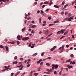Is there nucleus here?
I'll use <instances>...</instances> for the list:
<instances>
[{
    "label": "nucleus",
    "instance_id": "1",
    "mask_svg": "<svg viewBox=\"0 0 76 76\" xmlns=\"http://www.w3.org/2000/svg\"><path fill=\"white\" fill-rule=\"evenodd\" d=\"M64 46L63 45L62 47H61L59 48V50H61L60 51V53H62V52H63V50H64Z\"/></svg>",
    "mask_w": 76,
    "mask_h": 76
},
{
    "label": "nucleus",
    "instance_id": "2",
    "mask_svg": "<svg viewBox=\"0 0 76 76\" xmlns=\"http://www.w3.org/2000/svg\"><path fill=\"white\" fill-rule=\"evenodd\" d=\"M52 66H53V67H55V69H57L58 68V65H55V64H52Z\"/></svg>",
    "mask_w": 76,
    "mask_h": 76
},
{
    "label": "nucleus",
    "instance_id": "3",
    "mask_svg": "<svg viewBox=\"0 0 76 76\" xmlns=\"http://www.w3.org/2000/svg\"><path fill=\"white\" fill-rule=\"evenodd\" d=\"M23 40H24V41H26V40H28V39H29V37H26L23 38L22 39Z\"/></svg>",
    "mask_w": 76,
    "mask_h": 76
},
{
    "label": "nucleus",
    "instance_id": "4",
    "mask_svg": "<svg viewBox=\"0 0 76 76\" xmlns=\"http://www.w3.org/2000/svg\"><path fill=\"white\" fill-rule=\"evenodd\" d=\"M44 31H45V35H47V34H48V31L47 30H44Z\"/></svg>",
    "mask_w": 76,
    "mask_h": 76
},
{
    "label": "nucleus",
    "instance_id": "5",
    "mask_svg": "<svg viewBox=\"0 0 76 76\" xmlns=\"http://www.w3.org/2000/svg\"><path fill=\"white\" fill-rule=\"evenodd\" d=\"M56 47H57V46H54L53 48H52L50 49V50L51 51H53L54 50V49H55V48H56Z\"/></svg>",
    "mask_w": 76,
    "mask_h": 76
},
{
    "label": "nucleus",
    "instance_id": "6",
    "mask_svg": "<svg viewBox=\"0 0 76 76\" xmlns=\"http://www.w3.org/2000/svg\"><path fill=\"white\" fill-rule=\"evenodd\" d=\"M20 38V35H18L17 36V38L18 40H20V39H21Z\"/></svg>",
    "mask_w": 76,
    "mask_h": 76
},
{
    "label": "nucleus",
    "instance_id": "7",
    "mask_svg": "<svg viewBox=\"0 0 76 76\" xmlns=\"http://www.w3.org/2000/svg\"><path fill=\"white\" fill-rule=\"evenodd\" d=\"M8 44H15V42H7Z\"/></svg>",
    "mask_w": 76,
    "mask_h": 76
},
{
    "label": "nucleus",
    "instance_id": "8",
    "mask_svg": "<svg viewBox=\"0 0 76 76\" xmlns=\"http://www.w3.org/2000/svg\"><path fill=\"white\" fill-rule=\"evenodd\" d=\"M5 48H6V50L7 51L9 50V48L7 47V46H5Z\"/></svg>",
    "mask_w": 76,
    "mask_h": 76
},
{
    "label": "nucleus",
    "instance_id": "9",
    "mask_svg": "<svg viewBox=\"0 0 76 76\" xmlns=\"http://www.w3.org/2000/svg\"><path fill=\"white\" fill-rule=\"evenodd\" d=\"M25 29H26V27H24L22 29V31L23 32V31H24Z\"/></svg>",
    "mask_w": 76,
    "mask_h": 76
},
{
    "label": "nucleus",
    "instance_id": "10",
    "mask_svg": "<svg viewBox=\"0 0 76 76\" xmlns=\"http://www.w3.org/2000/svg\"><path fill=\"white\" fill-rule=\"evenodd\" d=\"M18 62L17 61H15L13 62V64H17Z\"/></svg>",
    "mask_w": 76,
    "mask_h": 76
},
{
    "label": "nucleus",
    "instance_id": "11",
    "mask_svg": "<svg viewBox=\"0 0 76 76\" xmlns=\"http://www.w3.org/2000/svg\"><path fill=\"white\" fill-rule=\"evenodd\" d=\"M49 2H48L47 1H46L44 2V4H48Z\"/></svg>",
    "mask_w": 76,
    "mask_h": 76
},
{
    "label": "nucleus",
    "instance_id": "12",
    "mask_svg": "<svg viewBox=\"0 0 76 76\" xmlns=\"http://www.w3.org/2000/svg\"><path fill=\"white\" fill-rule=\"evenodd\" d=\"M54 7L56 8H59V7H58V6H57V5H54Z\"/></svg>",
    "mask_w": 76,
    "mask_h": 76
},
{
    "label": "nucleus",
    "instance_id": "13",
    "mask_svg": "<svg viewBox=\"0 0 76 76\" xmlns=\"http://www.w3.org/2000/svg\"><path fill=\"white\" fill-rule=\"evenodd\" d=\"M37 71H40L41 70V67H39L37 69Z\"/></svg>",
    "mask_w": 76,
    "mask_h": 76
},
{
    "label": "nucleus",
    "instance_id": "14",
    "mask_svg": "<svg viewBox=\"0 0 76 76\" xmlns=\"http://www.w3.org/2000/svg\"><path fill=\"white\" fill-rule=\"evenodd\" d=\"M36 27V25H33L32 26V28H35Z\"/></svg>",
    "mask_w": 76,
    "mask_h": 76
},
{
    "label": "nucleus",
    "instance_id": "15",
    "mask_svg": "<svg viewBox=\"0 0 76 76\" xmlns=\"http://www.w3.org/2000/svg\"><path fill=\"white\" fill-rule=\"evenodd\" d=\"M61 31H59L57 32L56 34H61Z\"/></svg>",
    "mask_w": 76,
    "mask_h": 76
},
{
    "label": "nucleus",
    "instance_id": "16",
    "mask_svg": "<svg viewBox=\"0 0 76 76\" xmlns=\"http://www.w3.org/2000/svg\"><path fill=\"white\" fill-rule=\"evenodd\" d=\"M64 37H66V36H63L61 37L60 39H62V38H64Z\"/></svg>",
    "mask_w": 76,
    "mask_h": 76
},
{
    "label": "nucleus",
    "instance_id": "17",
    "mask_svg": "<svg viewBox=\"0 0 76 76\" xmlns=\"http://www.w3.org/2000/svg\"><path fill=\"white\" fill-rule=\"evenodd\" d=\"M37 54H38V53H35L33 54L32 56H37Z\"/></svg>",
    "mask_w": 76,
    "mask_h": 76
},
{
    "label": "nucleus",
    "instance_id": "18",
    "mask_svg": "<svg viewBox=\"0 0 76 76\" xmlns=\"http://www.w3.org/2000/svg\"><path fill=\"white\" fill-rule=\"evenodd\" d=\"M71 61V59H69L68 60L66 61V62H68V63H69Z\"/></svg>",
    "mask_w": 76,
    "mask_h": 76
},
{
    "label": "nucleus",
    "instance_id": "19",
    "mask_svg": "<svg viewBox=\"0 0 76 76\" xmlns=\"http://www.w3.org/2000/svg\"><path fill=\"white\" fill-rule=\"evenodd\" d=\"M6 0H0V2L1 1H3V2H6Z\"/></svg>",
    "mask_w": 76,
    "mask_h": 76
},
{
    "label": "nucleus",
    "instance_id": "20",
    "mask_svg": "<svg viewBox=\"0 0 76 76\" xmlns=\"http://www.w3.org/2000/svg\"><path fill=\"white\" fill-rule=\"evenodd\" d=\"M68 4H66L64 7V9H66V7H67V6H68Z\"/></svg>",
    "mask_w": 76,
    "mask_h": 76
},
{
    "label": "nucleus",
    "instance_id": "21",
    "mask_svg": "<svg viewBox=\"0 0 76 76\" xmlns=\"http://www.w3.org/2000/svg\"><path fill=\"white\" fill-rule=\"evenodd\" d=\"M32 42H30L29 44V47H31V44H32Z\"/></svg>",
    "mask_w": 76,
    "mask_h": 76
},
{
    "label": "nucleus",
    "instance_id": "22",
    "mask_svg": "<svg viewBox=\"0 0 76 76\" xmlns=\"http://www.w3.org/2000/svg\"><path fill=\"white\" fill-rule=\"evenodd\" d=\"M61 32L62 34H63L64 33V31L63 30V29H61Z\"/></svg>",
    "mask_w": 76,
    "mask_h": 76
},
{
    "label": "nucleus",
    "instance_id": "23",
    "mask_svg": "<svg viewBox=\"0 0 76 76\" xmlns=\"http://www.w3.org/2000/svg\"><path fill=\"white\" fill-rule=\"evenodd\" d=\"M44 54H45V52H44L43 53H42L41 54V56H43Z\"/></svg>",
    "mask_w": 76,
    "mask_h": 76
},
{
    "label": "nucleus",
    "instance_id": "24",
    "mask_svg": "<svg viewBox=\"0 0 76 76\" xmlns=\"http://www.w3.org/2000/svg\"><path fill=\"white\" fill-rule=\"evenodd\" d=\"M70 57H71L72 58V57H74V55H73V54H71L70 55Z\"/></svg>",
    "mask_w": 76,
    "mask_h": 76
},
{
    "label": "nucleus",
    "instance_id": "25",
    "mask_svg": "<svg viewBox=\"0 0 76 76\" xmlns=\"http://www.w3.org/2000/svg\"><path fill=\"white\" fill-rule=\"evenodd\" d=\"M59 22V21H57V20L55 21L54 22V23H58Z\"/></svg>",
    "mask_w": 76,
    "mask_h": 76
},
{
    "label": "nucleus",
    "instance_id": "26",
    "mask_svg": "<svg viewBox=\"0 0 76 76\" xmlns=\"http://www.w3.org/2000/svg\"><path fill=\"white\" fill-rule=\"evenodd\" d=\"M17 45H19V44H20V42L19 41H17Z\"/></svg>",
    "mask_w": 76,
    "mask_h": 76
},
{
    "label": "nucleus",
    "instance_id": "27",
    "mask_svg": "<svg viewBox=\"0 0 76 76\" xmlns=\"http://www.w3.org/2000/svg\"><path fill=\"white\" fill-rule=\"evenodd\" d=\"M17 58H18V56H15L14 58V60H17Z\"/></svg>",
    "mask_w": 76,
    "mask_h": 76
},
{
    "label": "nucleus",
    "instance_id": "28",
    "mask_svg": "<svg viewBox=\"0 0 76 76\" xmlns=\"http://www.w3.org/2000/svg\"><path fill=\"white\" fill-rule=\"evenodd\" d=\"M53 25H54V24H50L49 25V26H53Z\"/></svg>",
    "mask_w": 76,
    "mask_h": 76
},
{
    "label": "nucleus",
    "instance_id": "29",
    "mask_svg": "<svg viewBox=\"0 0 76 76\" xmlns=\"http://www.w3.org/2000/svg\"><path fill=\"white\" fill-rule=\"evenodd\" d=\"M31 33H32V34H34V30H32V31H31Z\"/></svg>",
    "mask_w": 76,
    "mask_h": 76
},
{
    "label": "nucleus",
    "instance_id": "30",
    "mask_svg": "<svg viewBox=\"0 0 76 76\" xmlns=\"http://www.w3.org/2000/svg\"><path fill=\"white\" fill-rule=\"evenodd\" d=\"M67 33H68V31H66V32L64 33V35H66V34H67Z\"/></svg>",
    "mask_w": 76,
    "mask_h": 76
},
{
    "label": "nucleus",
    "instance_id": "31",
    "mask_svg": "<svg viewBox=\"0 0 76 76\" xmlns=\"http://www.w3.org/2000/svg\"><path fill=\"white\" fill-rule=\"evenodd\" d=\"M10 68V65H9L7 68V70H8Z\"/></svg>",
    "mask_w": 76,
    "mask_h": 76
},
{
    "label": "nucleus",
    "instance_id": "32",
    "mask_svg": "<svg viewBox=\"0 0 76 76\" xmlns=\"http://www.w3.org/2000/svg\"><path fill=\"white\" fill-rule=\"evenodd\" d=\"M37 75H38V73H35L34 74V76H37Z\"/></svg>",
    "mask_w": 76,
    "mask_h": 76
},
{
    "label": "nucleus",
    "instance_id": "33",
    "mask_svg": "<svg viewBox=\"0 0 76 76\" xmlns=\"http://www.w3.org/2000/svg\"><path fill=\"white\" fill-rule=\"evenodd\" d=\"M64 3H65V2H64V1H63L62 3V6H63V5L64 4Z\"/></svg>",
    "mask_w": 76,
    "mask_h": 76
},
{
    "label": "nucleus",
    "instance_id": "34",
    "mask_svg": "<svg viewBox=\"0 0 76 76\" xmlns=\"http://www.w3.org/2000/svg\"><path fill=\"white\" fill-rule=\"evenodd\" d=\"M46 64L47 66H50V64L49 63H46Z\"/></svg>",
    "mask_w": 76,
    "mask_h": 76
},
{
    "label": "nucleus",
    "instance_id": "35",
    "mask_svg": "<svg viewBox=\"0 0 76 76\" xmlns=\"http://www.w3.org/2000/svg\"><path fill=\"white\" fill-rule=\"evenodd\" d=\"M22 65L21 64L20 66H17V67H22Z\"/></svg>",
    "mask_w": 76,
    "mask_h": 76
},
{
    "label": "nucleus",
    "instance_id": "36",
    "mask_svg": "<svg viewBox=\"0 0 76 76\" xmlns=\"http://www.w3.org/2000/svg\"><path fill=\"white\" fill-rule=\"evenodd\" d=\"M67 20L69 21H71V19L69 18Z\"/></svg>",
    "mask_w": 76,
    "mask_h": 76
},
{
    "label": "nucleus",
    "instance_id": "37",
    "mask_svg": "<svg viewBox=\"0 0 76 76\" xmlns=\"http://www.w3.org/2000/svg\"><path fill=\"white\" fill-rule=\"evenodd\" d=\"M74 18V17L73 16L71 17L70 18H70L71 19H73V18Z\"/></svg>",
    "mask_w": 76,
    "mask_h": 76
},
{
    "label": "nucleus",
    "instance_id": "38",
    "mask_svg": "<svg viewBox=\"0 0 76 76\" xmlns=\"http://www.w3.org/2000/svg\"><path fill=\"white\" fill-rule=\"evenodd\" d=\"M13 75H14V73L12 72L11 74V75L12 76H13Z\"/></svg>",
    "mask_w": 76,
    "mask_h": 76
},
{
    "label": "nucleus",
    "instance_id": "39",
    "mask_svg": "<svg viewBox=\"0 0 76 76\" xmlns=\"http://www.w3.org/2000/svg\"><path fill=\"white\" fill-rule=\"evenodd\" d=\"M47 25V23H44L42 24V26H45Z\"/></svg>",
    "mask_w": 76,
    "mask_h": 76
},
{
    "label": "nucleus",
    "instance_id": "40",
    "mask_svg": "<svg viewBox=\"0 0 76 76\" xmlns=\"http://www.w3.org/2000/svg\"><path fill=\"white\" fill-rule=\"evenodd\" d=\"M53 4V2H51L50 3H49V5H51V4Z\"/></svg>",
    "mask_w": 76,
    "mask_h": 76
},
{
    "label": "nucleus",
    "instance_id": "41",
    "mask_svg": "<svg viewBox=\"0 0 76 76\" xmlns=\"http://www.w3.org/2000/svg\"><path fill=\"white\" fill-rule=\"evenodd\" d=\"M47 60V59H51V57H48L47 58H46Z\"/></svg>",
    "mask_w": 76,
    "mask_h": 76
},
{
    "label": "nucleus",
    "instance_id": "42",
    "mask_svg": "<svg viewBox=\"0 0 76 76\" xmlns=\"http://www.w3.org/2000/svg\"><path fill=\"white\" fill-rule=\"evenodd\" d=\"M44 73H47V74H50V72H44Z\"/></svg>",
    "mask_w": 76,
    "mask_h": 76
},
{
    "label": "nucleus",
    "instance_id": "43",
    "mask_svg": "<svg viewBox=\"0 0 76 76\" xmlns=\"http://www.w3.org/2000/svg\"><path fill=\"white\" fill-rule=\"evenodd\" d=\"M67 67L68 68V69H70V66L69 65H67Z\"/></svg>",
    "mask_w": 76,
    "mask_h": 76
},
{
    "label": "nucleus",
    "instance_id": "44",
    "mask_svg": "<svg viewBox=\"0 0 76 76\" xmlns=\"http://www.w3.org/2000/svg\"><path fill=\"white\" fill-rule=\"evenodd\" d=\"M34 4H35V5H37V2L35 1L34 3Z\"/></svg>",
    "mask_w": 76,
    "mask_h": 76
},
{
    "label": "nucleus",
    "instance_id": "45",
    "mask_svg": "<svg viewBox=\"0 0 76 76\" xmlns=\"http://www.w3.org/2000/svg\"><path fill=\"white\" fill-rule=\"evenodd\" d=\"M23 69V67H21L19 69V70H22V69Z\"/></svg>",
    "mask_w": 76,
    "mask_h": 76
},
{
    "label": "nucleus",
    "instance_id": "46",
    "mask_svg": "<svg viewBox=\"0 0 76 76\" xmlns=\"http://www.w3.org/2000/svg\"><path fill=\"white\" fill-rule=\"evenodd\" d=\"M69 47V45H66V48H68Z\"/></svg>",
    "mask_w": 76,
    "mask_h": 76
},
{
    "label": "nucleus",
    "instance_id": "47",
    "mask_svg": "<svg viewBox=\"0 0 76 76\" xmlns=\"http://www.w3.org/2000/svg\"><path fill=\"white\" fill-rule=\"evenodd\" d=\"M62 72V71H60L59 72V75H61V73Z\"/></svg>",
    "mask_w": 76,
    "mask_h": 76
},
{
    "label": "nucleus",
    "instance_id": "48",
    "mask_svg": "<svg viewBox=\"0 0 76 76\" xmlns=\"http://www.w3.org/2000/svg\"><path fill=\"white\" fill-rule=\"evenodd\" d=\"M68 14V12H65V15H67Z\"/></svg>",
    "mask_w": 76,
    "mask_h": 76
},
{
    "label": "nucleus",
    "instance_id": "49",
    "mask_svg": "<svg viewBox=\"0 0 76 76\" xmlns=\"http://www.w3.org/2000/svg\"><path fill=\"white\" fill-rule=\"evenodd\" d=\"M40 65H42L43 64V62H41L40 64Z\"/></svg>",
    "mask_w": 76,
    "mask_h": 76
},
{
    "label": "nucleus",
    "instance_id": "50",
    "mask_svg": "<svg viewBox=\"0 0 76 76\" xmlns=\"http://www.w3.org/2000/svg\"><path fill=\"white\" fill-rule=\"evenodd\" d=\"M54 73L55 75H56V74H57V71H55V72H54Z\"/></svg>",
    "mask_w": 76,
    "mask_h": 76
},
{
    "label": "nucleus",
    "instance_id": "51",
    "mask_svg": "<svg viewBox=\"0 0 76 76\" xmlns=\"http://www.w3.org/2000/svg\"><path fill=\"white\" fill-rule=\"evenodd\" d=\"M30 66V64H28V65H27V67L28 68V67H29Z\"/></svg>",
    "mask_w": 76,
    "mask_h": 76
},
{
    "label": "nucleus",
    "instance_id": "52",
    "mask_svg": "<svg viewBox=\"0 0 76 76\" xmlns=\"http://www.w3.org/2000/svg\"><path fill=\"white\" fill-rule=\"evenodd\" d=\"M39 22L40 23H41V18H39Z\"/></svg>",
    "mask_w": 76,
    "mask_h": 76
},
{
    "label": "nucleus",
    "instance_id": "53",
    "mask_svg": "<svg viewBox=\"0 0 76 76\" xmlns=\"http://www.w3.org/2000/svg\"><path fill=\"white\" fill-rule=\"evenodd\" d=\"M40 11L41 12V13H44V12H43V10H41Z\"/></svg>",
    "mask_w": 76,
    "mask_h": 76
},
{
    "label": "nucleus",
    "instance_id": "54",
    "mask_svg": "<svg viewBox=\"0 0 76 76\" xmlns=\"http://www.w3.org/2000/svg\"><path fill=\"white\" fill-rule=\"evenodd\" d=\"M48 19H49V20H51V18L50 17H49L48 18Z\"/></svg>",
    "mask_w": 76,
    "mask_h": 76
},
{
    "label": "nucleus",
    "instance_id": "55",
    "mask_svg": "<svg viewBox=\"0 0 76 76\" xmlns=\"http://www.w3.org/2000/svg\"><path fill=\"white\" fill-rule=\"evenodd\" d=\"M25 73H26L25 72H24L23 74H22V76H23L24 75H25Z\"/></svg>",
    "mask_w": 76,
    "mask_h": 76
},
{
    "label": "nucleus",
    "instance_id": "56",
    "mask_svg": "<svg viewBox=\"0 0 76 76\" xmlns=\"http://www.w3.org/2000/svg\"><path fill=\"white\" fill-rule=\"evenodd\" d=\"M52 35H53V33H51L50 35H48V37H50V36H51Z\"/></svg>",
    "mask_w": 76,
    "mask_h": 76
},
{
    "label": "nucleus",
    "instance_id": "57",
    "mask_svg": "<svg viewBox=\"0 0 76 76\" xmlns=\"http://www.w3.org/2000/svg\"><path fill=\"white\" fill-rule=\"evenodd\" d=\"M31 23H35V22L34 20H32V21H31Z\"/></svg>",
    "mask_w": 76,
    "mask_h": 76
},
{
    "label": "nucleus",
    "instance_id": "58",
    "mask_svg": "<svg viewBox=\"0 0 76 76\" xmlns=\"http://www.w3.org/2000/svg\"><path fill=\"white\" fill-rule=\"evenodd\" d=\"M72 64H75V61H73L72 62Z\"/></svg>",
    "mask_w": 76,
    "mask_h": 76
},
{
    "label": "nucleus",
    "instance_id": "59",
    "mask_svg": "<svg viewBox=\"0 0 76 76\" xmlns=\"http://www.w3.org/2000/svg\"><path fill=\"white\" fill-rule=\"evenodd\" d=\"M0 48H3V45H1L0 46Z\"/></svg>",
    "mask_w": 76,
    "mask_h": 76
},
{
    "label": "nucleus",
    "instance_id": "60",
    "mask_svg": "<svg viewBox=\"0 0 76 76\" xmlns=\"http://www.w3.org/2000/svg\"><path fill=\"white\" fill-rule=\"evenodd\" d=\"M25 15L26 16V17H27L28 14H26V13H25Z\"/></svg>",
    "mask_w": 76,
    "mask_h": 76
},
{
    "label": "nucleus",
    "instance_id": "61",
    "mask_svg": "<svg viewBox=\"0 0 76 76\" xmlns=\"http://www.w3.org/2000/svg\"><path fill=\"white\" fill-rule=\"evenodd\" d=\"M7 70L6 69H4L3 70H2V72H4L5 71V70Z\"/></svg>",
    "mask_w": 76,
    "mask_h": 76
},
{
    "label": "nucleus",
    "instance_id": "62",
    "mask_svg": "<svg viewBox=\"0 0 76 76\" xmlns=\"http://www.w3.org/2000/svg\"><path fill=\"white\" fill-rule=\"evenodd\" d=\"M37 64H39V63H40V62L39 61H38L37 63Z\"/></svg>",
    "mask_w": 76,
    "mask_h": 76
},
{
    "label": "nucleus",
    "instance_id": "63",
    "mask_svg": "<svg viewBox=\"0 0 76 76\" xmlns=\"http://www.w3.org/2000/svg\"><path fill=\"white\" fill-rule=\"evenodd\" d=\"M40 12V11L39 10H38L37 12V13H39Z\"/></svg>",
    "mask_w": 76,
    "mask_h": 76
},
{
    "label": "nucleus",
    "instance_id": "64",
    "mask_svg": "<svg viewBox=\"0 0 76 76\" xmlns=\"http://www.w3.org/2000/svg\"><path fill=\"white\" fill-rule=\"evenodd\" d=\"M52 69L54 70V67L53 66V67H52Z\"/></svg>",
    "mask_w": 76,
    "mask_h": 76
}]
</instances>
